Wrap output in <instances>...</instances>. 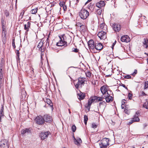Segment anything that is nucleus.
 <instances>
[{
	"label": "nucleus",
	"mask_w": 148,
	"mask_h": 148,
	"mask_svg": "<svg viewBox=\"0 0 148 148\" xmlns=\"http://www.w3.org/2000/svg\"><path fill=\"white\" fill-rule=\"evenodd\" d=\"M86 79L84 77H80L78 78V81L76 84L74 83L75 87L77 89L81 88L84 85Z\"/></svg>",
	"instance_id": "1"
},
{
	"label": "nucleus",
	"mask_w": 148,
	"mask_h": 148,
	"mask_svg": "<svg viewBox=\"0 0 148 148\" xmlns=\"http://www.w3.org/2000/svg\"><path fill=\"white\" fill-rule=\"evenodd\" d=\"M79 15L82 19H85L89 15V12L86 10L82 9L79 13Z\"/></svg>",
	"instance_id": "2"
},
{
	"label": "nucleus",
	"mask_w": 148,
	"mask_h": 148,
	"mask_svg": "<svg viewBox=\"0 0 148 148\" xmlns=\"http://www.w3.org/2000/svg\"><path fill=\"white\" fill-rule=\"evenodd\" d=\"M109 139L104 138H103L99 143L100 148H106L109 145Z\"/></svg>",
	"instance_id": "3"
},
{
	"label": "nucleus",
	"mask_w": 148,
	"mask_h": 148,
	"mask_svg": "<svg viewBox=\"0 0 148 148\" xmlns=\"http://www.w3.org/2000/svg\"><path fill=\"white\" fill-rule=\"evenodd\" d=\"M9 142L7 140H3L0 142V148H9Z\"/></svg>",
	"instance_id": "4"
},
{
	"label": "nucleus",
	"mask_w": 148,
	"mask_h": 148,
	"mask_svg": "<svg viewBox=\"0 0 148 148\" xmlns=\"http://www.w3.org/2000/svg\"><path fill=\"white\" fill-rule=\"evenodd\" d=\"M42 116H38L35 119L36 123L39 125L43 124L45 123Z\"/></svg>",
	"instance_id": "5"
},
{
	"label": "nucleus",
	"mask_w": 148,
	"mask_h": 148,
	"mask_svg": "<svg viewBox=\"0 0 148 148\" xmlns=\"http://www.w3.org/2000/svg\"><path fill=\"white\" fill-rule=\"evenodd\" d=\"M101 91L103 95L104 96L107 95L108 92V87L106 86H103L100 88Z\"/></svg>",
	"instance_id": "6"
},
{
	"label": "nucleus",
	"mask_w": 148,
	"mask_h": 148,
	"mask_svg": "<svg viewBox=\"0 0 148 148\" xmlns=\"http://www.w3.org/2000/svg\"><path fill=\"white\" fill-rule=\"evenodd\" d=\"M60 40L57 43V45L58 46H67V42L64 40L63 36L62 38L60 37Z\"/></svg>",
	"instance_id": "7"
},
{
	"label": "nucleus",
	"mask_w": 148,
	"mask_h": 148,
	"mask_svg": "<svg viewBox=\"0 0 148 148\" xmlns=\"http://www.w3.org/2000/svg\"><path fill=\"white\" fill-rule=\"evenodd\" d=\"M106 32L105 31H101L98 33L97 36L100 39H105L106 38Z\"/></svg>",
	"instance_id": "8"
},
{
	"label": "nucleus",
	"mask_w": 148,
	"mask_h": 148,
	"mask_svg": "<svg viewBox=\"0 0 148 148\" xmlns=\"http://www.w3.org/2000/svg\"><path fill=\"white\" fill-rule=\"evenodd\" d=\"M44 122H46L48 123L51 122L53 120L51 116L47 114L45 115L43 117Z\"/></svg>",
	"instance_id": "9"
},
{
	"label": "nucleus",
	"mask_w": 148,
	"mask_h": 148,
	"mask_svg": "<svg viewBox=\"0 0 148 148\" xmlns=\"http://www.w3.org/2000/svg\"><path fill=\"white\" fill-rule=\"evenodd\" d=\"M88 44L90 51L91 49L93 50L95 49V44L92 40H90L88 42Z\"/></svg>",
	"instance_id": "10"
},
{
	"label": "nucleus",
	"mask_w": 148,
	"mask_h": 148,
	"mask_svg": "<svg viewBox=\"0 0 148 148\" xmlns=\"http://www.w3.org/2000/svg\"><path fill=\"white\" fill-rule=\"evenodd\" d=\"M140 112L139 111L136 112L134 117L132 119L133 121L134 122H139L140 121V119L138 116H140Z\"/></svg>",
	"instance_id": "11"
},
{
	"label": "nucleus",
	"mask_w": 148,
	"mask_h": 148,
	"mask_svg": "<svg viewBox=\"0 0 148 148\" xmlns=\"http://www.w3.org/2000/svg\"><path fill=\"white\" fill-rule=\"evenodd\" d=\"M113 28L115 31L119 32L121 29V25L119 24L115 23L113 25Z\"/></svg>",
	"instance_id": "12"
},
{
	"label": "nucleus",
	"mask_w": 148,
	"mask_h": 148,
	"mask_svg": "<svg viewBox=\"0 0 148 148\" xmlns=\"http://www.w3.org/2000/svg\"><path fill=\"white\" fill-rule=\"evenodd\" d=\"M105 3L103 1H100L99 2L96 3V6L99 8H101L102 7L105 6Z\"/></svg>",
	"instance_id": "13"
},
{
	"label": "nucleus",
	"mask_w": 148,
	"mask_h": 148,
	"mask_svg": "<svg viewBox=\"0 0 148 148\" xmlns=\"http://www.w3.org/2000/svg\"><path fill=\"white\" fill-rule=\"evenodd\" d=\"M49 132H43L41 133L40 136L42 139L44 140L47 138L48 136L50 134Z\"/></svg>",
	"instance_id": "14"
},
{
	"label": "nucleus",
	"mask_w": 148,
	"mask_h": 148,
	"mask_svg": "<svg viewBox=\"0 0 148 148\" xmlns=\"http://www.w3.org/2000/svg\"><path fill=\"white\" fill-rule=\"evenodd\" d=\"M104 99H106V102L109 103L111 101H112L113 100L112 97L111 96H110V95L109 93H107V95L104 96Z\"/></svg>",
	"instance_id": "15"
},
{
	"label": "nucleus",
	"mask_w": 148,
	"mask_h": 148,
	"mask_svg": "<svg viewBox=\"0 0 148 148\" xmlns=\"http://www.w3.org/2000/svg\"><path fill=\"white\" fill-rule=\"evenodd\" d=\"M95 49L97 50H101L103 47L101 43H95Z\"/></svg>",
	"instance_id": "16"
},
{
	"label": "nucleus",
	"mask_w": 148,
	"mask_h": 148,
	"mask_svg": "<svg viewBox=\"0 0 148 148\" xmlns=\"http://www.w3.org/2000/svg\"><path fill=\"white\" fill-rule=\"evenodd\" d=\"M121 40L122 42H128L130 41L129 36L127 35H125L122 36Z\"/></svg>",
	"instance_id": "17"
},
{
	"label": "nucleus",
	"mask_w": 148,
	"mask_h": 148,
	"mask_svg": "<svg viewBox=\"0 0 148 148\" xmlns=\"http://www.w3.org/2000/svg\"><path fill=\"white\" fill-rule=\"evenodd\" d=\"M31 131V129L30 128H26L22 130L21 131V134H24L26 133H30Z\"/></svg>",
	"instance_id": "18"
},
{
	"label": "nucleus",
	"mask_w": 148,
	"mask_h": 148,
	"mask_svg": "<svg viewBox=\"0 0 148 148\" xmlns=\"http://www.w3.org/2000/svg\"><path fill=\"white\" fill-rule=\"evenodd\" d=\"M100 29L103 31L107 32V26L105 23H103L101 24L100 25Z\"/></svg>",
	"instance_id": "19"
},
{
	"label": "nucleus",
	"mask_w": 148,
	"mask_h": 148,
	"mask_svg": "<svg viewBox=\"0 0 148 148\" xmlns=\"http://www.w3.org/2000/svg\"><path fill=\"white\" fill-rule=\"evenodd\" d=\"M143 43L144 47L145 48H147L148 47V39L147 38H144Z\"/></svg>",
	"instance_id": "20"
},
{
	"label": "nucleus",
	"mask_w": 148,
	"mask_h": 148,
	"mask_svg": "<svg viewBox=\"0 0 148 148\" xmlns=\"http://www.w3.org/2000/svg\"><path fill=\"white\" fill-rule=\"evenodd\" d=\"M85 97V95L84 93L80 92V93L78 94V97L80 100L84 99Z\"/></svg>",
	"instance_id": "21"
},
{
	"label": "nucleus",
	"mask_w": 148,
	"mask_h": 148,
	"mask_svg": "<svg viewBox=\"0 0 148 148\" xmlns=\"http://www.w3.org/2000/svg\"><path fill=\"white\" fill-rule=\"evenodd\" d=\"M45 102L47 103L50 106L52 109L53 110V107L52 102L51 100L49 99H46L45 100Z\"/></svg>",
	"instance_id": "22"
},
{
	"label": "nucleus",
	"mask_w": 148,
	"mask_h": 148,
	"mask_svg": "<svg viewBox=\"0 0 148 148\" xmlns=\"http://www.w3.org/2000/svg\"><path fill=\"white\" fill-rule=\"evenodd\" d=\"M79 29L81 32H84L86 30V27L85 25L83 24L80 27Z\"/></svg>",
	"instance_id": "23"
},
{
	"label": "nucleus",
	"mask_w": 148,
	"mask_h": 148,
	"mask_svg": "<svg viewBox=\"0 0 148 148\" xmlns=\"http://www.w3.org/2000/svg\"><path fill=\"white\" fill-rule=\"evenodd\" d=\"M43 42L40 41L38 43V45L37 46V47L39 48V50L41 51H42V47L43 46Z\"/></svg>",
	"instance_id": "24"
},
{
	"label": "nucleus",
	"mask_w": 148,
	"mask_h": 148,
	"mask_svg": "<svg viewBox=\"0 0 148 148\" xmlns=\"http://www.w3.org/2000/svg\"><path fill=\"white\" fill-rule=\"evenodd\" d=\"M74 139L75 140V143L77 145H79L82 142L81 139L79 138H77L76 139L74 138Z\"/></svg>",
	"instance_id": "25"
},
{
	"label": "nucleus",
	"mask_w": 148,
	"mask_h": 148,
	"mask_svg": "<svg viewBox=\"0 0 148 148\" xmlns=\"http://www.w3.org/2000/svg\"><path fill=\"white\" fill-rule=\"evenodd\" d=\"M21 94L22 98L24 99L26 97V91L23 90L22 91Z\"/></svg>",
	"instance_id": "26"
},
{
	"label": "nucleus",
	"mask_w": 148,
	"mask_h": 148,
	"mask_svg": "<svg viewBox=\"0 0 148 148\" xmlns=\"http://www.w3.org/2000/svg\"><path fill=\"white\" fill-rule=\"evenodd\" d=\"M96 102H98L99 101H101L103 99H104V97H98L96 96Z\"/></svg>",
	"instance_id": "27"
},
{
	"label": "nucleus",
	"mask_w": 148,
	"mask_h": 148,
	"mask_svg": "<svg viewBox=\"0 0 148 148\" xmlns=\"http://www.w3.org/2000/svg\"><path fill=\"white\" fill-rule=\"evenodd\" d=\"M37 10L38 8H35L34 9H32L31 11V12L32 14H35L37 13Z\"/></svg>",
	"instance_id": "28"
},
{
	"label": "nucleus",
	"mask_w": 148,
	"mask_h": 148,
	"mask_svg": "<svg viewBox=\"0 0 148 148\" xmlns=\"http://www.w3.org/2000/svg\"><path fill=\"white\" fill-rule=\"evenodd\" d=\"M102 12V10L100 8L97 10L96 13L97 14L99 15H100L101 14Z\"/></svg>",
	"instance_id": "29"
},
{
	"label": "nucleus",
	"mask_w": 148,
	"mask_h": 148,
	"mask_svg": "<svg viewBox=\"0 0 148 148\" xmlns=\"http://www.w3.org/2000/svg\"><path fill=\"white\" fill-rule=\"evenodd\" d=\"M1 26L2 33H3L5 35H6V29L5 28V26Z\"/></svg>",
	"instance_id": "30"
},
{
	"label": "nucleus",
	"mask_w": 148,
	"mask_h": 148,
	"mask_svg": "<svg viewBox=\"0 0 148 148\" xmlns=\"http://www.w3.org/2000/svg\"><path fill=\"white\" fill-rule=\"evenodd\" d=\"M144 90H146L148 88V81H146L144 83Z\"/></svg>",
	"instance_id": "31"
},
{
	"label": "nucleus",
	"mask_w": 148,
	"mask_h": 148,
	"mask_svg": "<svg viewBox=\"0 0 148 148\" xmlns=\"http://www.w3.org/2000/svg\"><path fill=\"white\" fill-rule=\"evenodd\" d=\"M96 96H95L91 97L90 99L92 103L94 102H96Z\"/></svg>",
	"instance_id": "32"
},
{
	"label": "nucleus",
	"mask_w": 148,
	"mask_h": 148,
	"mask_svg": "<svg viewBox=\"0 0 148 148\" xmlns=\"http://www.w3.org/2000/svg\"><path fill=\"white\" fill-rule=\"evenodd\" d=\"M106 104V103L105 101H103L99 103V105L100 107H101L103 106H105Z\"/></svg>",
	"instance_id": "33"
},
{
	"label": "nucleus",
	"mask_w": 148,
	"mask_h": 148,
	"mask_svg": "<svg viewBox=\"0 0 148 148\" xmlns=\"http://www.w3.org/2000/svg\"><path fill=\"white\" fill-rule=\"evenodd\" d=\"M24 29L25 30H26V31L25 32V34H27V32L29 31V28L27 27V26L26 25V24H25L24 25Z\"/></svg>",
	"instance_id": "34"
},
{
	"label": "nucleus",
	"mask_w": 148,
	"mask_h": 148,
	"mask_svg": "<svg viewBox=\"0 0 148 148\" xmlns=\"http://www.w3.org/2000/svg\"><path fill=\"white\" fill-rule=\"evenodd\" d=\"M88 120V116L87 115H85L84 116V122L85 124L86 125L87 124V121Z\"/></svg>",
	"instance_id": "35"
},
{
	"label": "nucleus",
	"mask_w": 148,
	"mask_h": 148,
	"mask_svg": "<svg viewBox=\"0 0 148 148\" xmlns=\"http://www.w3.org/2000/svg\"><path fill=\"white\" fill-rule=\"evenodd\" d=\"M148 103L147 102H145L143 105V107L144 108L148 109Z\"/></svg>",
	"instance_id": "36"
},
{
	"label": "nucleus",
	"mask_w": 148,
	"mask_h": 148,
	"mask_svg": "<svg viewBox=\"0 0 148 148\" xmlns=\"http://www.w3.org/2000/svg\"><path fill=\"white\" fill-rule=\"evenodd\" d=\"M1 26H5V23L4 22V19L3 18L1 19Z\"/></svg>",
	"instance_id": "37"
},
{
	"label": "nucleus",
	"mask_w": 148,
	"mask_h": 148,
	"mask_svg": "<svg viewBox=\"0 0 148 148\" xmlns=\"http://www.w3.org/2000/svg\"><path fill=\"white\" fill-rule=\"evenodd\" d=\"M83 24L79 22H77L76 23V25L78 27H80Z\"/></svg>",
	"instance_id": "38"
},
{
	"label": "nucleus",
	"mask_w": 148,
	"mask_h": 148,
	"mask_svg": "<svg viewBox=\"0 0 148 148\" xmlns=\"http://www.w3.org/2000/svg\"><path fill=\"white\" fill-rule=\"evenodd\" d=\"M71 129L73 132H75L76 130V127L74 125H73L72 126Z\"/></svg>",
	"instance_id": "39"
},
{
	"label": "nucleus",
	"mask_w": 148,
	"mask_h": 148,
	"mask_svg": "<svg viewBox=\"0 0 148 148\" xmlns=\"http://www.w3.org/2000/svg\"><path fill=\"white\" fill-rule=\"evenodd\" d=\"M124 112L125 114H129L130 113V111L129 110H128L126 108H125L124 109Z\"/></svg>",
	"instance_id": "40"
},
{
	"label": "nucleus",
	"mask_w": 148,
	"mask_h": 148,
	"mask_svg": "<svg viewBox=\"0 0 148 148\" xmlns=\"http://www.w3.org/2000/svg\"><path fill=\"white\" fill-rule=\"evenodd\" d=\"M85 74L87 77H90L91 76V73L90 72H87L85 73Z\"/></svg>",
	"instance_id": "41"
},
{
	"label": "nucleus",
	"mask_w": 148,
	"mask_h": 148,
	"mask_svg": "<svg viewBox=\"0 0 148 148\" xmlns=\"http://www.w3.org/2000/svg\"><path fill=\"white\" fill-rule=\"evenodd\" d=\"M97 127V125H96L95 123H92V128L95 129Z\"/></svg>",
	"instance_id": "42"
},
{
	"label": "nucleus",
	"mask_w": 148,
	"mask_h": 148,
	"mask_svg": "<svg viewBox=\"0 0 148 148\" xmlns=\"http://www.w3.org/2000/svg\"><path fill=\"white\" fill-rule=\"evenodd\" d=\"M4 14L6 16H9V12L7 10H5L4 12Z\"/></svg>",
	"instance_id": "43"
},
{
	"label": "nucleus",
	"mask_w": 148,
	"mask_h": 148,
	"mask_svg": "<svg viewBox=\"0 0 148 148\" xmlns=\"http://www.w3.org/2000/svg\"><path fill=\"white\" fill-rule=\"evenodd\" d=\"M24 13L25 11L24 10H23L21 12V13L19 16L21 17V18H23V17L24 14Z\"/></svg>",
	"instance_id": "44"
},
{
	"label": "nucleus",
	"mask_w": 148,
	"mask_h": 148,
	"mask_svg": "<svg viewBox=\"0 0 148 148\" xmlns=\"http://www.w3.org/2000/svg\"><path fill=\"white\" fill-rule=\"evenodd\" d=\"M12 45L13 47L14 48V49L15 48L16 46H15V39H13L12 40Z\"/></svg>",
	"instance_id": "45"
},
{
	"label": "nucleus",
	"mask_w": 148,
	"mask_h": 148,
	"mask_svg": "<svg viewBox=\"0 0 148 148\" xmlns=\"http://www.w3.org/2000/svg\"><path fill=\"white\" fill-rule=\"evenodd\" d=\"M4 114H0V122H2V119L4 117Z\"/></svg>",
	"instance_id": "46"
},
{
	"label": "nucleus",
	"mask_w": 148,
	"mask_h": 148,
	"mask_svg": "<svg viewBox=\"0 0 148 148\" xmlns=\"http://www.w3.org/2000/svg\"><path fill=\"white\" fill-rule=\"evenodd\" d=\"M72 51L77 53L78 52V49L77 48H73Z\"/></svg>",
	"instance_id": "47"
},
{
	"label": "nucleus",
	"mask_w": 148,
	"mask_h": 148,
	"mask_svg": "<svg viewBox=\"0 0 148 148\" xmlns=\"http://www.w3.org/2000/svg\"><path fill=\"white\" fill-rule=\"evenodd\" d=\"M132 94L130 93H129L128 97L129 98V99H132Z\"/></svg>",
	"instance_id": "48"
},
{
	"label": "nucleus",
	"mask_w": 148,
	"mask_h": 148,
	"mask_svg": "<svg viewBox=\"0 0 148 148\" xmlns=\"http://www.w3.org/2000/svg\"><path fill=\"white\" fill-rule=\"evenodd\" d=\"M137 73V71L135 69L134 72L132 74V75L133 76H134Z\"/></svg>",
	"instance_id": "49"
},
{
	"label": "nucleus",
	"mask_w": 148,
	"mask_h": 148,
	"mask_svg": "<svg viewBox=\"0 0 148 148\" xmlns=\"http://www.w3.org/2000/svg\"><path fill=\"white\" fill-rule=\"evenodd\" d=\"M92 103V102L89 99V100L88 101V106L89 107H90Z\"/></svg>",
	"instance_id": "50"
},
{
	"label": "nucleus",
	"mask_w": 148,
	"mask_h": 148,
	"mask_svg": "<svg viewBox=\"0 0 148 148\" xmlns=\"http://www.w3.org/2000/svg\"><path fill=\"white\" fill-rule=\"evenodd\" d=\"M26 24L27 26V28L28 27L29 29L30 27L31 23L29 22H28L27 24Z\"/></svg>",
	"instance_id": "51"
},
{
	"label": "nucleus",
	"mask_w": 148,
	"mask_h": 148,
	"mask_svg": "<svg viewBox=\"0 0 148 148\" xmlns=\"http://www.w3.org/2000/svg\"><path fill=\"white\" fill-rule=\"evenodd\" d=\"M41 52V60L43 59V56L44 55V53L43 52V51H42Z\"/></svg>",
	"instance_id": "52"
},
{
	"label": "nucleus",
	"mask_w": 148,
	"mask_h": 148,
	"mask_svg": "<svg viewBox=\"0 0 148 148\" xmlns=\"http://www.w3.org/2000/svg\"><path fill=\"white\" fill-rule=\"evenodd\" d=\"M65 5V3L64 2H60L59 3V5L60 6H63Z\"/></svg>",
	"instance_id": "53"
},
{
	"label": "nucleus",
	"mask_w": 148,
	"mask_h": 148,
	"mask_svg": "<svg viewBox=\"0 0 148 148\" xmlns=\"http://www.w3.org/2000/svg\"><path fill=\"white\" fill-rule=\"evenodd\" d=\"M124 77L125 78L128 79L131 78V77L130 75H128L125 76Z\"/></svg>",
	"instance_id": "54"
},
{
	"label": "nucleus",
	"mask_w": 148,
	"mask_h": 148,
	"mask_svg": "<svg viewBox=\"0 0 148 148\" xmlns=\"http://www.w3.org/2000/svg\"><path fill=\"white\" fill-rule=\"evenodd\" d=\"M0 114H4L3 112V108L2 107L1 109L0 110Z\"/></svg>",
	"instance_id": "55"
},
{
	"label": "nucleus",
	"mask_w": 148,
	"mask_h": 148,
	"mask_svg": "<svg viewBox=\"0 0 148 148\" xmlns=\"http://www.w3.org/2000/svg\"><path fill=\"white\" fill-rule=\"evenodd\" d=\"M126 100L125 99H123L122 101V104L124 105L125 103Z\"/></svg>",
	"instance_id": "56"
},
{
	"label": "nucleus",
	"mask_w": 148,
	"mask_h": 148,
	"mask_svg": "<svg viewBox=\"0 0 148 148\" xmlns=\"http://www.w3.org/2000/svg\"><path fill=\"white\" fill-rule=\"evenodd\" d=\"M134 121H133V120L132 119L131 120V121L129 123H128V124L129 125H130L131 124H132L133 122H134Z\"/></svg>",
	"instance_id": "57"
},
{
	"label": "nucleus",
	"mask_w": 148,
	"mask_h": 148,
	"mask_svg": "<svg viewBox=\"0 0 148 148\" xmlns=\"http://www.w3.org/2000/svg\"><path fill=\"white\" fill-rule=\"evenodd\" d=\"M141 94L143 96L146 95V94L145 93V92L143 91L141 92Z\"/></svg>",
	"instance_id": "58"
},
{
	"label": "nucleus",
	"mask_w": 148,
	"mask_h": 148,
	"mask_svg": "<svg viewBox=\"0 0 148 148\" xmlns=\"http://www.w3.org/2000/svg\"><path fill=\"white\" fill-rule=\"evenodd\" d=\"M63 8L64 10H66V6L65 5L63 6Z\"/></svg>",
	"instance_id": "59"
},
{
	"label": "nucleus",
	"mask_w": 148,
	"mask_h": 148,
	"mask_svg": "<svg viewBox=\"0 0 148 148\" xmlns=\"http://www.w3.org/2000/svg\"><path fill=\"white\" fill-rule=\"evenodd\" d=\"M92 1V0H88V1L85 3V5H86L88 2H90V1Z\"/></svg>",
	"instance_id": "60"
},
{
	"label": "nucleus",
	"mask_w": 148,
	"mask_h": 148,
	"mask_svg": "<svg viewBox=\"0 0 148 148\" xmlns=\"http://www.w3.org/2000/svg\"><path fill=\"white\" fill-rule=\"evenodd\" d=\"M124 105L122 104L121 106V108L122 109H123L124 108Z\"/></svg>",
	"instance_id": "61"
},
{
	"label": "nucleus",
	"mask_w": 148,
	"mask_h": 148,
	"mask_svg": "<svg viewBox=\"0 0 148 148\" xmlns=\"http://www.w3.org/2000/svg\"><path fill=\"white\" fill-rule=\"evenodd\" d=\"M18 54H19V51H18H18H17V55L18 56H18H19Z\"/></svg>",
	"instance_id": "62"
},
{
	"label": "nucleus",
	"mask_w": 148,
	"mask_h": 148,
	"mask_svg": "<svg viewBox=\"0 0 148 148\" xmlns=\"http://www.w3.org/2000/svg\"><path fill=\"white\" fill-rule=\"evenodd\" d=\"M116 41L115 40L114 42L113 43V45H112V47H113V46H114V45L116 44Z\"/></svg>",
	"instance_id": "63"
},
{
	"label": "nucleus",
	"mask_w": 148,
	"mask_h": 148,
	"mask_svg": "<svg viewBox=\"0 0 148 148\" xmlns=\"http://www.w3.org/2000/svg\"><path fill=\"white\" fill-rule=\"evenodd\" d=\"M68 110H69V114H71V111H70V109H68Z\"/></svg>",
	"instance_id": "64"
}]
</instances>
